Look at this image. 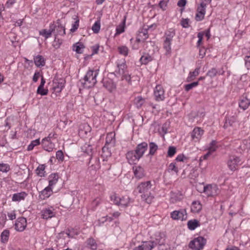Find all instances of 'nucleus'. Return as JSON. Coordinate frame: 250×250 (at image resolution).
Listing matches in <instances>:
<instances>
[{"label":"nucleus","instance_id":"obj_39","mask_svg":"<svg viewBox=\"0 0 250 250\" xmlns=\"http://www.w3.org/2000/svg\"><path fill=\"white\" fill-rule=\"evenodd\" d=\"M217 144L218 142L217 141L212 140L211 142L209 144L208 148V151L210 152L211 154L215 152L219 147Z\"/></svg>","mask_w":250,"mask_h":250},{"label":"nucleus","instance_id":"obj_60","mask_svg":"<svg viewBox=\"0 0 250 250\" xmlns=\"http://www.w3.org/2000/svg\"><path fill=\"white\" fill-rule=\"evenodd\" d=\"M168 0H161L159 3V7L163 11L166 10L167 6Z\"/></svg>","mask_w":250,"mask_h":250},{"label":"nucleus","instance_id":"obj_59","mask_svg":"<svg viewBox=\"0 0 250 250\" xmlns=\"http://www.w3.org/2000/svg\"><path fill=\"white\" fill-rule=\"evenodd\" d=\"M104 86L110 92H111L112 90L115 88L113 83L110 82L108 81L104 83Z\"/></svg>","mask_w":250,"mask_h":250},{"label":"nucleus","instance_id":"obj_24","mask_svg":"<svg viewBox=\"0 0 250 250\" xmlns=\"http://www.w3.org/2000/svg\"><path fill=\"white\" fill-rule=\"evenodd\" d=\"M28 196V193L25 191H21L14 193L12 196V201L13 202H20L21 201H23Z\"/></svg>","mask_w":250,"mask_h":250},{"label":"nucleus","instance_id":"obj_2","mask_svg":"<svg viewBox=\"0 0 250 250\" xmlns=\"http://www.w3.org/2000/svg\"><path fill=\"white\" fill-rule=\"evenodd\" d=\"M99 74V70H89L84 78L81 80V83L84 88L93 87L97 83V77Z\"/></svg>","mask_w":250,"mask_h":250},{"label":"nucleus","instance_id":"obj_12","mask_svg":"<svg viewBox=\"0 0 250 250\" xmlns=\"http://www.w3.org/2000/svg\"><path fill=\"white\" fill-rule=\"evenodd\" d=\"M171 218L174 220H186L187 218V211L185 209H181L179 210H174L170 213Z\"/></svg>","mask_w":250,"mask_h":250},{"label":"nucleus","instance_id":"obj_29","mask_svg":"<svg viewBox=\"0 0 250 250\" xmlns=\"http://www.w3.org/2000/svg\"><path fill=\"white\" fill-rule=\"evenodd\" d=\"M166 240V236L164 233L162 232H158L155 234V246L159 245V244H165Z\"/></svg>","mask_w":250,"mask_h":250},{"label":"nucleus","instance_id":"obj_36","mask_svg":"<svg viewBox=\"0 0 250 250\" xmlns=\"http://www.w3.org/2000/svg\"><path fill=\"white\" fill-rule=\"evenodd\" d=\"M153 60L152 57L148 53H145L140 59L141 64L146 65Z\"/></svg>","mask_w":250,"mask_h":250},{"label":"nucleus","instance_id":"obj_54","mask_svg":"<svg viewBox=\"0 0 250 250\" xmlns=\"http://www.w3.org/2000/svg\"><path fill=\"white\" fill-rule=\"evenodd\" d=\"M56 157L59 162H62L64 159L62 151L61 150H58L56 153Z\"/></svg>","mask_w":250,"mask_h":250},{"label":"nucleus","instance_id":"obj_40","mask_svg":"<svg viewBox=\"0 0 250 250\" xmlns=\"http://www.w3.org/2000/svg\"><path fill=\"white\" fill-rule=\"evenodd\" d=\"M10 236V231L8 229H4L0 235V241L2 243H6Z\"/></svg>","mask_w":250,"mask_h":250},{"label":"nucleus","instance_id":"obj_58","mask_svg":"<svg viewBox=\"0 0 250 250\" xmlns=\"http://www.w3.org/2000/svg\"><path fill=\"white\" fill-rule=\"evenodd\" d=\"M188 159L187 157L185 156L184 154H181L178 155L176 157V158L175 159V161L177 162H182L187 163V162H188Z\"/></svg>","mask_w":250,"mask_h":250},{"label":"nucleus","instance_id":"obj_43","mask_svg":"<svg viewBox=\"0 0 250 250\" xmlns=\"http://www.w3.org/2000/svg\"><path fill=\"white\" fill-rule=\"evenodd\" d=\"M45 165H39L36 169V173L38 176L41 177H44L45 174Z\"/></svg>","mask_w":250,"mask_h":250},{"label":"nucleus","instance_id":"obj_32","mask_svg":"<svg viewBox=\"0 0 250 250\" xmlns=\"http://www.w3.org/2000/svg\"><path fill=\"white\" fill-rule=\"evenodd\" d=\"M115 143V134L114 132H111L107 134L105 138V144L111 145L113 146Z\"/></svg>","mask_w":250,"mask_h":250},{"label":"nucleus","instance_id":"obj_34","mask_svg":"<svg viewBox=\"0 0 250 250\" xmlns=\"http://www.w3.org/2000/svg\"><path fill=\"white\" fill-rule=\"evenodd\" d=\"M236 121V117L234 116H231L228 117H226L225 122L224 125L223 127L225 129L227 128L229 126L233 125V124Z\"/></svg>","mask_w":250,"mask_h":250},{"label":"nucleus","instance_id":"obj_61","mask_svg":"<svg viewBox=\"0 0 250 250\" xmlns=\"http://www.w3.org/2000/svg\"><path fill=\"white\" fill-rule=\"evenodd\" d=\"M48 90L47 89H44L43 87H38L37 93L42 96H45L47 95Z\"/></svg>","mask_w":250,"mask_h":250},{"label":"nucleus","instance_id":"obj_63","mask_svg":"<svg viewBox=\"0 0 250 250\" xmlns=\"http://www.w3.org/2000/svg\"><path fill=\"white\" fill-rule=\"evenodd\" d=\"M100 45L99 44H95L91 47V49L92 51V55L97 54L99 52V50L100 49Z\"/></svg>","mask_w":250,"mask_h":250},{"label":"nucleus","instance_id":"obj_48","mask_svg":"<svg viewBox=\"0 0 250 250\" xmlns=\"http://www.w3.org/2000/svg\"><path fill=\"white\" fill-rule=\"evenodd\" d=\"M120 197L116 193L113 192L112 194H111L110 196V200L113 202V203L118 206V205L119 203Z\"/></svg>","mask_w":250,"mask_h":250},{"label":"nucleus","instance_id":"obj_5","mask_svg":"<svg viewBox=\"0 0 250 250\" xmlns=\"http://www.w3.org/2000/svg\"><path fill=\"white\" fill-rule=\"evenodd\" d=\"M207 243L206 239L202 236H198L190 241L188 247L192 250H201L203 249Z\"/></svg>","mask_w":250,"mask_h":250},{"label":"nucleus","instance_id":"obj_33","mask_svg":"<svg viewBox=\"0 0 250 250\" xmlns=\"http://www.w3.org/2000/svg\"><path fill=\"white\" fill-rule=\"evenodd\" d=\"M35 64L38 67L43 66L45 64V61L44 58L38 55L34 58Z\"/></svg>","mask_w":250,"mask_h":250},{"label":"nucleus","instance_id":"obj_45","mask_svg":"<svg viewBox=\"0 0 250 250\" xmlns=\"http://www.w3.org/2000/svg\"><path fill=\"white\" fill-rule=\"evenodd\" d=\"M119 53L125 57L128 55L129 52L128 48L125 45H121L117 48Z\"/></svg>","mask_w":250,"mask_h":250},{"label":"nucleus","instance_id":"obj_46","mask_svg":"<svg viewBox=\"0 0 250 250\" xmlns=\"http://www.w3.org/2000/svg\"><path fill=\"white\" fill-rule=\"evenodd\" d=\"M41 144L40 139H37L35 140H33L31 142L30 144L27 146V150L31 151L32 150L34 147L40 145Z\"/></svg>","mask_w":250,"mask_h":250},{"label":"nucleus","instance_id":"obj_53","mask_svg":"<svg viewBox=\"0 0 250 250\" xmlns=\"http://www.w3.org/2000/svg\"><path fill=\"white\" fill-rule=\"evenodd\" d=\"M176 153V148L173 146L168 147L167 156L168 157H172Z\"/></svg>","mask_w":250,"mask_h":250},{"label":"nucleus","instance_id":"obj_57","mask_svg":"<svg viewBox=\"0 0 250 250\" xmlns=\"http://www.w3.org/2000/svg\"><path fill=\"white\" fill-rule=\"evenodd\" d=\"M10 169V166L7 164H0V171L2 172H7Z\"/></svg>","mask_w":250,"mask_h":250},{"label":"nucleus","instance_id":"obj_11","mask_svg":"<svg viewBox=\"0 0 250 250\" xmlns=\"http://www.w3.org/2000/svg\"><path fill=\"white\" fill-rule=\"evenodd\" d=\"M14 227L17 231L22 232L27 227L26 219L23 217H19L15 221Z\"/></svg>","mask_w":250,"mask_h":250},{"label":"nucleus","instance_id":"obj_38","mask_svg":"<svg viewBox=\"0 0 250 250\" xmlns=\"http://www.w3.org/2000/svg\"><path fill=\"white\" fill-rule=\"evenodd\" d=\"M131 47L133 50H138L141 47V44L142 42L141 40L136 38L135 40L131 38L130 40Z\"/></svg>","mask_w":250,"mask_h":250},{"label":"nucleus","instance_id":"obj_19","mask_svg":"<svg viewBox=\"0 0 250 250\" xmlns=\"http://www.w3.org/2000/svg\"><path fill=\"white\" fill-rule=\"evenodd\" d=\"M153 24H152L150 26H147L146 28L144 27L143 28L140 29L137 34V38L141 40L142 42H145L148 38V29L153 27Z\"/></svg>","mask_w":250,"mask_h":250},{"label":"nucleus","instance_id":"obj_20","mask_svg":"<svg viewBox=\"0 0 250 250\" xmlns=\"http://www.w3.org/2000/svg\"><path fill=\"white\" fill-rule=\"evenodd\" d=\"M250 105V101L247 98V94H244L240 98L239 106L244 110H246Z\"/></svg>","mask_w":250,"mask_h":250},{"label":"nucleus","instance_id":"obj_55","mask_svg":"<svg viewBox=\"0 0 250 250\" xmlns=\"http://www.w3.org/2000/svg\"><path fill=\"white\" fill-rule=\"evenodd\" d=\"M100 168V160L98 158H96L95 163L90 167L91 170L97 171Z\"/></svg>","mask_w":250,"mask_h":250},{"label":"nucleus","instance_id":"obj_62","mask_svg":"<svg viewBox=\"0 0 250 250\" xmlns=\"http://www.w3.org/2000/svg\"><path fill=\"white\" fill-rule=\"evenodd\" d=\"M79 26V20L77 19L76 21L72 24V28L70 29L71 32H75Z\"/></svg>","mask_w":250,"mask_h":250},{"label":"nucleus","instance_id":"obj_44","mask_svg":"<svg viewBox=\"0 0 250 250\" xmlns=\"http://www.w3.org/2000/svg\"><path fill=\"white\" fill-rule=\"evenodd\" d=\"M84 48V45L81 42H77L73 45V50L76 51L78 54H82Z\"/></svg>","mask_w":250,"mask_h":250},{"label":"nucleus","instance_id":"obj_26","mask_svg":"<svg viewBox=\"0 0 250 250\" xmlns=\"http://www.w3.org/2000/svg\"><path fill=\"white\" fill-rule=\"evenodd\" d=\"M102 199L100 197H97L94 199L90 205L88 206V210L95 211L97 208L101 204Z\"/></svg>","mask_w":250,"mask_h":250},{"label":"nucleus","instance_id":"obj_14","mask_svg":"<svg viewBox=\"0 0 250 250\" xmlns=\"http://www.w3.org/2000/svg\"><path fill=\"white\" fill-rule=\"evenodd\" d=\"M125 156L128 163L130 165L136 164L140 159L135 150L128 151Z\"/></svg>","mask_w":250,"mask_h":250},{"label":"nucleus","instance_id":"obj_3","mask_svg":"<svg viewBox=\"0 0 250 250\" xmlns=\"http://www.w3.org/2000/svg\"><path fill=\"white\" fill-rule=\"evenodd\" d=\"M175 30L173 28L166 30L163 36V48L166 55H170L171 53V44L173 38L175 36Z\"/></svg>","mask_w":250,"mask_h":250},{"label":"nucleus","instance_id":"obj_10","mask_svg":"<svg viewBox=\"0 0 250 250\" xmlns=\"http://www.w3.org/2000/svg\"><path fill=\"white\" fill-rule=\"evenodd\" d=\"M65 81L62 78L55 79L53 81L52 89L56 93H60L64 87Z\"/></svg>","mask_w":250,"mask_h":250},{"label":"nucleus","instance_id":"obj_1","mask_svg":"<svg viewBox=\"0 0 250 250\" xmlns=\"http://www.w3.org/2000/svg\"><path fill=\"white\" fill-rule=\"evenodd\" d=\"M152 187V184L150 181L142 182L138 185L135 190L141 194L142 200L148 204H150L155 198L151 192Z\"/></svg>","mask_w":250,"mask_h":250},{"label":"nucleus","instance_id":"obj_27","mask_svg":"<svg viewBox=\"0 0 250 250\" xmlns=\"http://www.w3.org/2000/svg\"><path fill=\"white\" fill-rule=\"evenodd\" d=\"M85 244L86 247L91 250H96L98 248V244L93 237L88 238L86 240Z\"/></svg>","mask_w":250,"mask_h":250},{"label":"nucleus","instance_id":"obj_7","mask_svg":"<svg viewBox=\"0 0 250 250\" xmlns=\"http://www.w3.org/2000/svg\"><path fill=\"white\" fill-rule=\"evenodd\" d=\"M243 162L241 158L235 155L230 156L227 161V166L229 169L234 171L238 169L239 167L242 164Z\"/></svg>","mask_w":250,"mask_h":250},{"label":"nucleus","instance_id":"obj_16","mask_svg":"<svg viewBox=\"0 0 250 250\" xmlns=\"http://www.w3.org/2000/svg\"><path fill=\"white\" fill-rule=\"evenodd\" d=\"M42 218L44 219H48L55 216L54 208L52 207L43 208L41 211Z\"/></svg>","mask_w":250,"mask_h":250},{"label":"nucleus","instance_id":"obj_25","mask_svg":"<svg viewBox=\"0 0 250 250\" xmlns=\"http://www.w3.org/2000/svg\"><path fill=\"white\" fill-rule=\"evenodd\" d=\"M133 171L135 177L138 179H140L145 176L144 169L140 166L133 167Z\"/></svg>","mask_w":250,"mask_h":250},{"label":"nucleus","instance_id":"obj_41","mask_svg":"<svg viewBox=\"0 0 250 250\" xmlns=\"http://www.w3.org/2000/svg\"><path fill=\"white\" fill-rule=\"evenodd\" d=\"M158 149V145L154 142L149 143V153L148 155L153 156Z\"/></svg>","mask_w":250,"mask_h":250},{"label":"nucleus","instance_id":"obj_4","mask_svg":"<svg viewBox=\"0 0 250 250\" xmlns=\"http://www.w3.org/2000/svg\"><path fill=\"white\" fill-rule=\"evenodd\" d=\"M116 73L118 77H121L122 80H125L128 83H131V76L127 70V66L125 62L117 64Z\"/></svg>","mask_w":250,"mask_h":250},{"label":"nucleus","instance_id":"obj_56","mask_svg":"<svg viewBox=\"0 0 250 250\" xmlns=\"http://www.w3.org/2000/svg\"><path fill=\"white\" fill-rule=\"evenodd\" d=\"M83 151L86 154L89 155L92 153V147L91 145L85 144L82 147Z\"/></svg>","mask_w":250,"mask_h":250},{"label":"nucleus","instance_id":"obj_52","mask_svg":"<svg viewBox=\"0 0 250 250\" xmlns=\"http://www.w3.org/2000/svg\"><path fill=\"white\" fill-rule=\"evenodd\" d=\"M217 74L218 70L215 68H212L207 72L206 75L211 78H213Z\"/></svg>","mask_w":250,"mask_h":250},{"label":"nucleus","instance_id":"obj_17","mask_svg":"<svg viewBox=\"0 0 250 250\" xmlns=\"http://www.w3.org/2000/svg\"><path fill=\"white\" fill-rule=\"evenodd\" d=\"M147 147L148 145L147 143L143 142L137 145L134 150L141 159L146 151Z\"/></svg>","mask_w":250,"mask_h":250},{"label":"nucleus","instance_id":"obj_22","mask_svg":"<svg viewBox=\"0 0 250 250\" xmlns=\"http://www.w3.org/2000/svg\"><path fill=\"white\" fill-rule=\"evenodd\" d=\"M59 175L57 173H52L50 174L47 178L49 187L53 188L54 186L57 184L59 179Z\"/></svg>","mask_w":250,"mask_h":250},{"label":"nucleus","instance_id":"obj_47","mask_svg":"<svg viewBox=\"0 0 250 250\" xmlns=\"http://www.w3.org/2000/svg\"><path fill=\"white\" fill-rule=\"evenodd\" d=\"M109 215H110H110L106 216V219L107 220V221L111 222L114 219L118 218L121 215V213L119 211H115L112 213H110Z\"/></svg>","mask_w":250,"mask_h":250},{"label":"nucleus","instance_id":"obj_30","mask_svg":"<svg viewBox=\"0 0 250 250\" xmlns=\"http://www.w3.org/2000/svg\"><path fill=\"white\" fill-rule=\"evenodd\" d=\"M119 203L118 205V206H121L124 208H126L129 206L130 202V198L128 196H123L120 197Z\"/></svg>","mask_w":250,"mask_h":250},{"label":"nucleus","instance_id":"obj_18","mask_svg":"<svg viewBox=\"0 0 250 250\" xmlns=\"http://www.w3.org/2000/svg\"><path fill=\"white\" fill-rule=\"evenodd\" d=\"M54 23L55 26V30H56V35L64 36L66 34L64 25L61 22L60 20H57L56 22Z\"/></svg>","mask_w":250,"mask_h":250},{"label":"nucleus","instance_id":"obj_37","mask_svg":"<svg viewBox=\"0 0 250 250\" xmlns=\"http://www.w3.org/2000/svg\"><path fill=\"white\" fill-rule=\"evenodd\" d=\"M188 228L189 230H193L200 226L199 221L196 219H192L188 221L187 223Z\"/></svg>","mask_w":250,"mask_h":250},{"label":"nucleus","instance_id":"obj_31","mask_svg":"<svg viewBox=\"0 0 250 250\" xmlns=\"http://www.w3.org/2000/svg\"><path fill=\"white\" fill-rule=\"evenodd\" d=\"M202 208V205L199 201H193L191 206V211L193 213L199 212Z\"/></svg>","mask_w":250,"mask_h":250},{"label":"nucleus","instance_id":"obj_64","mask_svg":"<svg viewBox=\"0 0 250 250\" xmlns=\"http://www.w3.org/2000/svg\"><path fill=\"white\" fill-rule=\"evenodd\" d=\"M157 250H170L168 245L165 244H159L157 246Z\"/></svg>","mask_w":250,"mask_h":250},{"label":"nucleus","instance_id":"obj_28","mask_svg":"<svg viewBox=\"0 0 250 250\" xmlns=\"http://www.w3.org/2000/svg\"><path fill=\"white\" fill-rule=\"evenodd\" d=\"M126 19V17L125 16L122 22L120 24H119L118 26H117L116 28V33L115 34V36L119 35L120 34H121L125 32V27Z\"/></svg>","mask_w":250,"mask_h":250},{"label":"nucleus","instance_id":"obj_13","mask_svg":"<svg viewBox=\"0 0 250 250\" xmlns=\"http://www.w3.org/2000/svg\"><path fill=\"white\" fill-rule=\"evenodd\" d=\"M206 6V3L201 2L200 5L197 7V13L195 16V19L197 21H201L204 19Z\"/></svg>","mask_w":250,"mask_h":250},{"label":"nucleus","instance_id":"obj_35","mask_svg":"<svg viewBox=\"0 0 250 250\" xmlns=\"http://www.w3.org/2000/svg\"><path fill=\"white\" fill-rule=\"evenodd\" d=\"M200 69V67H198L196 68L193 71H190L187 78V82H190L194 80L196 77L199 74Z\"/></svg>","mask_w":250,"mask_h":250},{"label":"nucleus","instance_id":"obj_49","mask_svg":"<svg viewBox=\"0 0 250 250\" xmlns=\"http://www.w3.org/2000/svg\"><path fill=\"white\" fill-rule=\"evenodd\" d=\"M198 85H199L198 82H193V83H189V84H185L184 85V88H185V91H186L187 92H188L190 90H191V89H192L194 87H196Z\"/></svg>","mask_w":250,"mask_h":250},{"label":"nucleus","instance_id":"obj_21","mask_svg":"<svg viewBox=\"0 0 250 250\" xmlns=\"http://www.w3.org/2000/svg\"><path fill=\"white\" fill-rule=\"evenodd\" d=\"M41 144L42 148L49 152L53 151L55 148V145L51 141H48L46 139H42V140Z\"/></svg>","mask_w":250,"mask_h":250},{"label":"nucleus","instance_id":"obj_42","mask_svg":"<svg viewBox=\"0 0 250 250\" xmlns=\"http://www.w3.org/2000/svg\"><path fill=\"white\" fill-rule=\"evenodd\" d=\"M145 102V99L142 96L136 97L134 100V104L137 108H140Z\"/></svg>","mask_w":250,"mask_h":250},{"label":"nucleus","instance_id":"obj_8","mask_svg":"<svg viewBox=\"0 0 250 250\" xmlns=\"http://www.w3.org/2000/svg\"><path fill=\"white\" fill-rule=\"evenodd\" d=\"M153 94L156 101H163L165 99V90L160 84H157L154 89Z\"/></svg>","mask_w":250,"mask_h":250},{"label":"nucleus","instance_id":"obj_6","mask_svg":"<svg viewBox=\"0 0 250 250\" xmlns=\"http://www.w3.org/2000/svg\"><path fill=\"white\" fill-rule=\"evenodd\" d=\"M220 189L216 184H207L204 186L203 192L208 197H215L220 193Z\"/></svg>","mask_w":250,"mask_h":250},{"label":"nucleus","instance_id":"obj_23","mask_svg":"<svg viewBox=\"0 0 250 250\" xmlns=\"http://www.w3.org/2000/svg\"><path fill=\"white\" fill-rule=\"evenodd\" d=\"M53 193V188L47 186L40 192L39 197L42 200H45L49 198Z\"/></svg>","mask_w":250,"mask_h":250},{"label":"nucleus","instance_id":"obj_9","mask_svg":"<svg viewBox=\"0 0 250 250\" xmlns=\"http://www.w3.org/2000/svg\"><path fill=\"white\" fill-rule=\"evenodd\" d=\"M204 130L200 127H195L190 132L191 140L194 142H199L204 134Z\"/></svg>","mask_w":250,"mask_h":250},{"label":"nucleus","instance_id":"obj_51","mask_svg":"<svg viewBox=\"0 0 250 250\" xmlns=\"http://www.w3.org/2000/svg\"><path fill=\"white\" fill-rule=\"evenodd\" d=\"M101 28V23L100 21H97L93 24L92 27V30L94 33H98Z\"/></svg>","mask_w":250,"mask_h":250},{"label":"nucleus","instance_id":"obj_15","mask_svg":"<svg viewBox=\"0 0 250 250\" xmlns=\"http://www.w3.org/2000/svg\"><path fill=\"white\" fill-rule=\"evenodd\" d=\"M55 31V26L54 23H50L49 24V29H43L39 31V35L44 37L45 40L50 38L52 36V33Z\"/></svg>","mask_w":250,"mask_h":250},{"label":"nucleus","instance_id":"obj_50","mask_svg":"<svg viewBox=\"0 0 250 250\" xmlns=\"http://www.w3.org/2000/svg\"><path fill=\"white\" fill-rule=\"evenodd\" d=\"M167 171L168 172H170L171 171H174L176 174H178L179 172L178 168L176 166V164L174 163H171L168 167Z\"/></svg>","mask_w":250,"mask_h":250}]
</instances>
